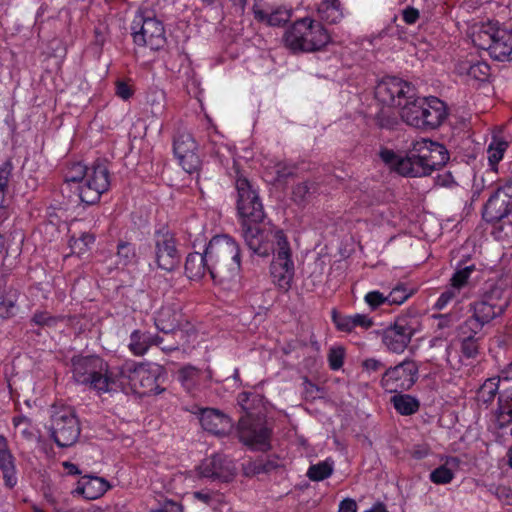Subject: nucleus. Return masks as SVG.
Listing matches in <instances>:
<instances>
[{"mask_svg":"<svg viewBox=\"0 0 512 512\" xmlns=\"http://www.w3.org/2000/svg\"><path fill=\"white\" fill-rule=\"evenodd\" d=\"M377 100L400 108V117L407 125L422 131L439 128L448 116L446 104L437 97H420L415 87L397 77L380 81L375 88Z\"/></svg>","mask_w":512,"mask_h":512,"instance_id":"1","label":"nucleus"},{"mask_svg":"<svg viewBox=\"0 0 512 512\" xmlns=\"http://www.w3.org/2000/svg\"><path fill=\"white\" fill-rule=\"evenodd\" d=\"M166 369L157 363L126 361L117 368L116 391L140 397L159 395L165 391Z\"/></svg>","mask_w":512,"mask_h":512,"instance_id":"2","label":"nucleus"},{"mask_svg":"<svg viewBox=\"0 0 512 512\" xmlns=\"http://www.w3.org/2000/svg\"><path fill=\"white\" fill-rule=\"evenodd\" d=\"M65 182L77 184L79 198L83 203L92 205L110 187V173L102 161H95L90 166L81 162L71 163L65 171Z\"/></svg>","mask_w":512,"mask_h":512,"instance_id":"3","label":"nucleus"},{"mask_svg":"<svg viewBox=\"0 0 512 512\" xmlns=\"http://www.w3.org/2000/svg\"><path fill=\"white\" fill-rule=\"evenodd\" d=\"M206 250L211 279L218 284L234 281L241 267L238 243L229 235H216L209 241Z\"/></svg>","mask_w":512,"mask_h":512,"instance_id":"4","label":"nucleus"},{"mask_svg":"<svg viewBox=\"0 0 512 512\" xmlns=\"http://www.w3.org/2000/svg\"><path fill=\"white\" fill-rule=\"evenodd\" d=\"M75 381L98 394L116 392L117 368H110L99 354H74L71 359Z\"/></svg>","mask_w":512,"mask_h":512,"instance_id":"5","label":"nucleus"},{"mask_svg":"<svg viewBox=\"0 0 512 512\" xmlns=\"http://www.w3.org/2000/svg\"><path fill=\"white\" fill-rule=\"evenodd\" d=\"M448 160V151L442 144L422 139L413 143L405 158L399 161L398 170L405 177H423L445 165Z\"/></svg>","mask_w":512,"mask_h":512,"instance_id":"6","label":"nucleus"},{"mask_svg":"<svg viewBox=\"0 0 512 512\" xmlns=\"http://www.w3.org/2000/svg\"><path fill=\"white\" fill-rule=\"evenodd\" d=\"M283 41L294 53L314 52L325 47L330 42V36L321 23L302 18L286 30Z\"/></svg>","mask_w":512,"mask_h":512,"instance_id":"7","label":"nucleus"},{"mask_svg":"<svg viewBox=\"0 0 512 512\" xmlns=\"http://www.w3.org/2000/svg\"><path fill=\"white\" fill-rule=\"evenodd\" d=\"M235 189L236 209L241 225L261 223L265 213L258 190L238 170H236Z\"/></svg>","mask_w":512,"mask_h":512,"instance_id":"8","label":"nucleus"},{"mask_svg":"<svg viewBox=\"0 0 512 512\" xmlns=\"http://www.w3.org/2000/svg\"><path fill=\"white\" fill-rule=\"evenodd\" d=\"M51 438L58 447L74 445L81 432L75 410L70 406H53L51 414Z\"/></svg>","mask_w":512,"mask_h":512,"instance_id":"9","label":"nucleus"},{"mask_svg":"<svg viewBox=\"0 0 512 512\" xmlns=\"http://www.w3.org/2000/svg\"><path fill=\"white\" fill-rule=\"evenodd\" d=\"M274 237L277 248L270 266V273L273 283L283 292H287L291 288L295 273L291 249L282 230H277Z\"/></svg>","mask_w":512,"mask_h":512,"instance_id":"10","label":"nucleus"},{"mask_svg":"<svg viewBox=\"0 0 512 512\" xmlns=\"http://www.w3.org/2000/svg\"><path fill=\"white\" fill-rule=\"evenodd\" d=\"M237 432L240 442L250 450L267 452L271 449L273 430L266 420L250 415L242 417L239 420Z\"/></svg>","mask_w":512,"mask_h":512,"instance_id":"11","label":"nucleus"},{"mask_svg":"<svg viewBox=\"0 0 512 512\" xmlns=\"http://www.w3.org/2000/svg\"><path fill=\"white\" fill-rule=\"evenodd\" d=\"M133 41L136 45L159 50L166 43L165 30L161 21L154 17L138 15L133 20Z\"/></svg>","mask_w":512,"mask_h":512,"instance_id":"12","label":"nucleus"},{"mask_svg":"<svg viewBox=\"0 0 512 512\" xmlns=\"http://www.w3.org/2000/svg\"><path fill=\"white\" fill-rule=\"evenodd\" d=\"M417 378L418 367L416 363L404 360L384 373L381 385L389 393H398L409 390L415 384Z\"/></svg>","mask_w":512,"mask_h":512,"instance_id":"13","label":"nucleus"},{"mask_svg":"<svg viewBox=\"0 0 512 512\" xmlns=\"http://www.w3.org/2000/svg\"><path fill=\"white\" fill-rule=\"evenodd\" d=\"M154 255L155 263L161 270L171 272L179 266L181 257L173 233L168 230L155 233Z\"/></svg>","mask_w":512,"mask_h":512,"instance_id":"14","label":"nucleus"},{"mask_svg":"<svg viewBox=\"0 0 512 512\" xmlns=\"http://www.w3.org/2000/svg\"><path fill=\"white\" fill-rule=\"evenodd\" d=\"M197 147V142L189 131L178 130L173 141V151L182 168L190 174L197 171L201 165L196 153Z\"/></svg>","mask_w":512,"mask_h":512,"instance_id":"15","label":"nucleus"},{"mask_svg":"<svg viewBox=\"0 0 512 512\" xmlns=\"http://www.w3.org/2000/svg\"><path fill=\"white\" fill-rule=\"evenodd\" d=\"M196 472L201 479L219 482H229L235 475L232 461L220 453L203 459L196 467Z\"/></svg>","mask_w":512,"mask_h":512,"instance_id":"16","label":"nucleus"},{"mask_svg":"<svg viewBox=\"0 0 512 512\" xmlns=\"http://www.w3.org/2000/svg\"><path fill=\"white\" fill-rule=\"evenodd\" d=\"M512 211V182L498 187L487 200L483 217L488 222H496L505 218Z\"/></svg>","mask_w":512,"mask_h":512,"instance_id":"17","label":"nucleus"},{"mask_svg":"<svg viewBox=\"0 0 512 512\" xmlns=\"http://www.w3.org/2000/svg\"><path fill=\"white\" fill-rule=\"evenodd\" d=\"M258 224L246 223L242 226V236L248 248L254 253L262 257L269 256L272 245L271 239L275 240V231L262 229Z\"/></svg>","mask_w":512,"mask_h":512,"instance_id":"18","label":"nucleus"},{"mask_svg":"<svg viewBox=\"0 0 512 512\" xmlns=\"http://www.w3.org/2000/svg\"><path fill=\"white\" fill-rule=\"evenodd\" d=\"M109 488L110 484L104 478L85 475L77 482L72 494L73 496H82L87 500H95L103 496Z\"/></svg>","mask_w":512,"mask_h":512,"instance_id":"19","label":"nucleus"},{"mask_svg":"<svg viewBox=\"0 0 512 512\" xmlns=\"http://www.w3.org/2000/svg\"><path fill=\"white\" fill-rule=\"evenodd\" d=\"M483 297L505 311L512 298V277L505 275L498 278L483 294Z\"/></svg>","mask_w":512,"mask_h":512,"instance_id":"20","label":"nucleus"},{"mask_svg":"<svg viewBox=\"0 0 512 512\" xmlns=\"http://www.w3.org/2000/svg\"><path fill=\"white\" fill-rule=\"evenodd\" d=\"M202 428L215 435H225L232 427L231 419L214 408H205L199 417Z\"/></svg>","mask_w":512,"mask_h":512,"instance_id":"21","label":"nucleus"},{"mask_svg":"<svg viewBox=\"0 0 512 512\" xmlns=\"http://www.w3.org/2000/svg\"><path fill=\"white\" fill-rule=\"evenodd\" d=\"M412 328L399 322L384 330L382 341L392 352H403L412 336Z\"/></svg>","mask_w":512,"mask_h":512,"instance_id":"22","label":"nucleus"},{"mask_svg":"<svg viewBox=\"0 0 512 512\" xmlns=\"http://www.w3.org/2000/svg\"><path fill=\"white\" fill-rule=\"evenodd\" d=\"M0 470L4 486L8 489H13L18 483L15 457L11 453L8 441L4 435H0Z\"/></svg>","mask_w":512,"mask_h":512,"instance_id":"23","label":"nucleus"},{"mask_svg":"<svg viewBox=\"0 0 512 512\" xmlns=\"http://www.w3.org/2000/svg\"><path fill=\"white\" fill-rule=\"evenodd\" d=\"M183 321L181 309L176 305H164L156 313L154 318L158 330L164 333L174 332Z\"/></svg>","mask_w":512,"mask_h":512,"instance_id":"24","label":"nucleus"},{"mask_svg":"<svg viewBox=\"0 0 512 512\" xmlns=\"http://www.w3.org/2000/svg\"><path fill=\"white\" fill-rule=\"evenodd\" d=\"M490 56L497 61H512V30L495 29Z\"/></svg>","mask_w":512,"mask_h":512,"instance_id":"25","label":"nucleus"},{"mask_svg":"<svg viewBox=\"0 0 512 512\" xmlns=\"http://www.w3.org/2000/svg\"><path fill=\"white\" fill-rule=\"evenodd\" d=\"M210 260L207 250L204 253L193 252L188 254L185 261V273L189 279L199 280L209 273Z\"/></svg>","mask_w":512,"mask_h":512,"instance_id":"26","label":"nucleus"},{"mask_svg":"<svg viewBox=\"0 0 512 512\" xmlns=\"http://www.w3.org/2000/svg\"><path fill=\"white\" fill-rule=\"evenodd\" d=\"M178 379L188 391H191L202 385V382L211 381L213 375L209 369L202 371L193 366H186L179 370Z\"/></svg>","mask_w":512,"mask_h":512,"instance_id":"27","label":"nucleus"},{"mask_svg":"<svg viewBox=\"0 0 512 512\" xmlns=\"http://www.w3.org/2000/svg\"><path fill=\"white\" fill-rule=\"evenodd\" d=\"M486 323L480 321L474 314L468 318L461 326L462 352H476L478 347L475 346L477 341L475 335L478 334Z\"/></svg>","mask_w":512,"mask_h":512,"instance_id":"28","label":"nucleus"},{"mask_svg":"<svg viewBox=\"0 0 512 512\" xmlns=\"http://www.w3.org/2000/svg\"><path fill=\"white\" fill-rule=\"evenodd\" d=\"M461 461L456 456H447L444 464L431 471L429 479L436 485H446L455 478L454 469L459 468Z\"/></svg>","mask_w":512,"mask_h":512,"instance_id":"29","label":"nucleus"},{"mask_svg":"<svg viewBox=\"0 0 512 512\" xmlns=\"http://www.w3.org/2000/svg\"><path fill=\"white\" fill-rule=\"evenodd\" d=\"M317 13L319 18L328 24H337L344 18V8L340 0H322Z\"/></svg>","mask_w":512,"mask_h":512,"instance_id":"30","label":"nucleus"},{"mask_svg":"<svg viewBox=\"0 0 512 512\" xmlns=\"http://www.w3.org/2000/svg\"><path fill=\"white\" fill-rule=\"evenodd\" d=\"M162 338L150 333L135 330L130 336L129 348L132 352H147L149 349L159 347Z\"/></svg>","mask_w":512,"mask_h":512,"instance_id":"31","label":"nucleus"},{"mask_svg":"<svg viewBox=\"0 0 512 512\" xmlns=\"http://www.w3.org/2000/svg\"><path fill=\"white\" fill-rule=\"evenodd\" d=\"M255 19L266 22L270 26H281L287 23L291 18V10L278 7L271 12H266L256 6L253 8Z\"/></svg>","mask_w":512,"mask_h":512,"instance_id":"32","label":"nucleus"},{"mask_svg":"<svg viewBox=\"0 0 512 512\" xmlns=\"http://www.w3.org/2000/svg\"><path fill=\"white\" fill-rule=\"evenodd\" d=\"M458 71L481 82L487 81L491 75V68L485 61H462L458 64Z\"/></svg>","mask_w":512,"mask_h":512,"instance_id":"33","label":"nucleus"},{"mask_svg":"<svg viewBox=\"0 0 512 512\" xmlns=\"http://www.w3.org/2000/svg\"><path fill=\"white\" fill-rule=\"evenodd\" d=\"M394 409L403 416H410L419 411L420 401L410 394H396L391 398Z\"/></svg>","mask_w":512,"mask_h":512,"instance_id":"34","label":"nucleus"},{"mask_svg":"<svg viewBox=\"0 0 512 512\" xmlns=\"http://www.w3.org/2000/svg\"><path fill=\"white\" fill-rule=\"evenodd\" d=\"M473 313L480 321L486 324L504 313L497 305L482 296V299L473 304Z\"/></svg>","mask_w":512,"mask_h":512,"instance_id":"35","label":"nucleus"},{"mask_svg":"<svg viewBox=\"0 0 512 512\" xmlns=\"http://www.w3.org/2000/svg\"><path fill=\"white\" fill-rule=\"evenodd\" d=\"M279 459L278 458H270V457H258L253 461H250L246 467L245 472L246 475H260L270 473L276 470L279 467Z\"/></svg>","mask_w":512,"mask_h":512,"instance_id":"36","label":"nucleus"},{"mask_svg":"<svg viewBox=\"0 0 512 512\" xmlns=\"http://www.w3.org/2000/svg\"><path fill=\"white\" fill-rule=\"evenodd\" d=\"M509 147L508 141L501 136H493L487 148V158L490 167L496 171L497 164L503 159Z\"/></svg>","mask_w":512,"mask_h":512,"instance_id":"37","label":"nucleus"},{"mask_svg":"<svg viewBox=\"0 0 512 512\" xmlns=\"http://www.w3.org/2000/svg\"><path fill=\"white\" fill-rule=\"evenodd\" d=\"M116 264L128 266L137 262L136 247L131 242L120 241L117 245Z\"/></svg>","mask_w":512,"mask_h":512,"instance_id":"38","label":"nucleus"},{"mask_svg":"<svg viewBox=\"0 0 512 512\" xmlns=\"http://www.w3.org/2000/svg\"><path fill=\"white\" fill-rule=\"evenodd\" d=\"M206 149L213 157L217 158L220 163L226 161L231 155L230 148L223 143L217 133L209 137Z\"/></svg>","mask_w":512,"mask_h":512,"instance_id":"39","label":"nucleus"},{"mask_svg":"<svg viewBox=\"0 0 512 512\" xmlns=\"http://www.w3.org/2000/svg\"><path fill=\"white\" fill-rule=\"evenodd\" d=\"M334 471L333 462L328 459L310 465L306 473L307 477L313 482H320L329 478Z\"/></svg>","mask_w":512,"mask_h":512,"instance_id":"40","label":"nucleus"},{"mask_svg":"<svg viewBox=\"0 0 512 512\" xmlns=\"http://www.w3.org/2000/svg\"><path fill=\"white\" fill-rule=\"evenodd\" d=\"M271 175V181L275 183L285 182L289 177L295 174V166L287 162L278 161L267 168Z\"/></svg>","mask_w":512,"mask_h":512,"instance_id":"41","label":"nucleus"},{"mask_svg":"<svg viewBox=\"0 0 512 512\" xmlns=\"http://www.w3.org/2000/svg\"><path fill=\"white\" fill-rule=\"evenodd\" d=\"M500 379L498 377L488 378L478 389V400L484 404H490L494 401L499 390Z\"/></svg>","mask_w":512,"mask_h":512,"instance_id":"42","label":"nucleus"},{"mask_svg":"<svg viewBox=\"0 0 512 512\" xmlns=\"http://www.w3.org/2000/svg\"><path fill=\"white\" fill-rule=\"evenodd\" d=\"M496 28L482 27L472 33V42L479 49L487 50L491 53V47L494 43V31Z\"/></svg>","mask_w":512,"mask_h":512,"instance_id":"43","label":"nucleus"},{"mask_svg":"<svg viewBox=\"0 0 512 512\" xmlns=\"http://www.w3.org/2000/svg\"><path fill=\"white\" fill-rule=\"evenodd\" d=\"M17 297L16 293L0 291V318L8 319L15 315Z\"/></svg>","mask_w":512,"mask_h":512,"instance_id":"44","label":"nucleus"},{"mask_svg":"<svg viewBox=\"0 0 512 512\" xmlns=\"http://www.w3.org/2000/svg\"><path fill=\"white\" fill-rule=\"evenodd\" d=\"M95 241L94 235L90 233H82L79 238L71 237L69 246L73 253L78 255L84 254Z\"/></svg>","mask_w":512,"mask_h":512,"instance_id":"45","label":"nucleus"},{"mask_svg":"<svg viewBox=\"0 0 512 512\" xmlns=\"http://www.w3.org/2000/svg\"><path fill=\"white\" fill-rule=\"evenodd\" d=\"M413 294L412 290H409L406 285L398 284L395 286L390 293L386 296L387 303L390 305H401L403 304L411 295Z\"/></svg>","mask_w":512,"mask_h":512,"instance_id":"46","label":"nucleus"},{"mask_svg":"<svg viewBox=\"0 0 512 512\" xmlns=\"http://www.w3.org/2000/svg\"><path fill=\"white\" fill-rule=\"evenodd\" d=\"M498 420L502 424L512 422V397L500 395L498 398Z\"/></svg>","mask_w":512,"mask_h":512,"instance_id":"47","label":"nucleus"},{"mask_svg":"<svg viewBox=\"0 0 512 512\" xmlns=\"http://www.w3.org/2000/svg\"><path fill=\"white\" fill-rule=\"evenodd\" d=\"M473 270V266H466L457 270L451 277V287L458 291L465 286Z\"/></svg>","mask_w":512,"mask_h":512,"instance_id":"48","label":"nucleus"},{"mask_svg":"<svg viewBox=\"0 0 512 512\" xmlns=\"http://www.w3.org/2000/svg\"><path fill=\"white\" fill-rule=\"evenodd\" d=\"M60 320H62L61 317L52 316L46 311H36L31 318V323L38 326L53 327Z\"/></svg>","mask_w":512,"mask_h":512,"instance_id":"49","label":"nucleus"},{"mask_svg":"<svg viewBox=\"0 0 512 512\" xmlns=\"http://www.w3.org/2000/svg\"><path fill=\"white\" fill-rule=\"evenodd\" d=\"M332 320H333V323L335 324L336 328L339 331H342V332L353 331L352 315H342V314H337L336 312H333Z\"/></svg>","mask_w":512,"mask_h":512,"instance_id":"50","label":"nucleus"},{"mask_svg":"<svg viewBox=\"0 0 512 512\" xmlns=\"http://www.w3.org/2000/svg\"><path fill=\"white\" fill-rule=\"evenodd\" d=\"M310 193V186L307 182L297 184L292 191V199L297 204H302L306 201Z\"/></svg>","mask_w":512,"mask_h":512,"instance_id":"51","label":"nucleus"},{"mask_svg":"<svg viewBox=\"0 0 512 512\" xmlns=\"http://www.w3.org/2000/svg\"><path fill=\"white\" fill-rule=\"evenodd\" d=\"M380 158L382 159L383 162L392 166L395 169V171L400 174V171L398 170V167H399L398 163L400 160H403L405 157H401V156L397 155L392 150L383 149L380 151Z\"/></svg>","mask_w":512,"mask_h":512,"instance_id":"52","label":"nucleus"},{"mask_svg":"<svg viewBox=\"0 0 512 512\" xmlns=\"http://www.w3.org/2000/svg\"><path fill=\"white\" fill-rule=\"evenodd\" d=\"M365 302L372 308L376 309L384 303H387L386 296L379 291H370L365 295Z\"/></svg>","mask_w":512,"mask_h":512,"instance_id":"53","label":"nucleus"},{"mask_svg":"<svg viewBox=\"0 0 512 512\" xmlns=\"http://www.w3.org/2000/svg\"><path fill=\"white\" fill-rule=\"evenodd\" d=\"M456 291V289L451 287L445 290L443 293H441V295L439 296L434 305V308L437 310H442L443 308H445L448 305V303H450L456 297Z\"/></svg>","mask_w":512,"mask_h":512,"instance_id":"54","label":"nucleus"},{"mask_svg":"<svg viewBox=\"0 0 512 512\" xmlns=\"http://www.w3.org/2000/svg\"><path fill=\"white\" fill-rule=\"evenodd\" d=\"M431 449L427 444L414 445L410 450V456L415 460H422L428 457Z\"/></svg>","mask_w":512,"mask_h":512,"instance_id":"55","label":"nucleus"},{"mask_svg":"<svg viewBox=\"0 0 512 512\" xmlns=\"http://www.w3.org/2000/svg\"><path fill=\"white\" fill-rule=\"evenodd\" d=\"M10 175V170L8 167L2 166L0 167V208H2L4 198H5V190L8 183V177Z\"/></svg>","mask_w":512,"mask_h":512,"instance_id":"56","label":"nucleus"},{"mask_svg":"<svg viewBox=\"0 0 512 512\" xmlns=\"http://www.w3.org/2000/svg\"><path fill=\"white\" fill-rule=\"evenodd\" d=\"M352 321H353V330L356 327L368 329V328L372 327V325H373V320L365 314L357 313V314L352 315Z\"/></svg>","mask_w":512,"mask_h":512,"instance_id":"57","label":"nucleus"},{"mask_svg":"<svg viewBox=\"0 0 512 512\" xmlns=\"http://www.w3.org/2000/svg\"><path fill=\"white\" fill-rule=\"evenodd\" d=\"M419 16H420V14H419L418 9H416L414 7H406L402 11L403 21L409 25L415 24L417 22V20L419 19Z\"/></svg>","mask_w":512,"mask_h":512,"instance_id":"58","label":"nucleus"},{"mask_svg":"<svg viewBox=\"0 0 512 512\" xmlns=\"http://www.w3.org/2000/svg\"><path fill=\"white\" fill-rule=\"evenodd\" d=\"M116 95L123 100H128L133 95V90L126 82L117 81Z\"/></svg>","mask_w":512,"mask_h":512,"instance_id":"59","label":"nucleus"},{"mask_svg":"<svg viewBox=\"0 0 512 512\" xmlns=\"http://www.w3.org/2000/svg\"><path fill=\"white\" fill-rule=\"evenodd\" d=\"M150 512H182L181 505L173 500H165L159 508L153 509Z\"/></svg>","mask_w":512,"mask_h":512,"instance_id":"60","label":"nucleus"},{"mask_svg":"<svg viewBox=\"0 0 512 512\" xmlns=\"http://www.w3.org/2000/svg\"><path fill=\"white\" fill-rule=\"evenodd\" d=\"M215 494L211 491H205V490H201V491H196L194 492L193 494V497L202 502L203 504H206V505H211L214 498H215Z\"/></svg>","mask_w":512,"mask_h":512,"instance_id":"61","label":"nucleus"},{"mask_svg":"<svg viewBox=\"0 0 512 512\" xmlns=\"http://www.w3.org/2000/svg\"><path fill=\"white\" fill-rule=\"evenodd\" d=\"M338 512H357V503L352 498H345L339 503Z\"/></svg>","mask_w":512,"mask_h":512,"instance_id":"62","label":"nucleus"},{"mask_svg":"<svg viewBox=\"0 0 512 512\" xmlns=\"http://www.w3.org/2000/svg\"><path fill=\"white\" fill-rule=\"evenodd\" d=\"M329 355V367L336 371L339 370L344 363L345 354H328Z\"/></svg>","mask_w":512,"mask_h":512,"instance_id":"63","label":"nucleus"},{"mask_svg":"<svg viewBox=\"0 0 512 512\" xmlns=\"http://www.w3.org/2000/svg\"><path fill=\"white\" fill-rule=\"evenodd\" d=\"M106 41V31L104 27H96L94 30V44L102 48Z\"/></svg>","mask_w":512,"mask_h":512,"instance_id":"64","label":"nucleus"}]
</instances>
